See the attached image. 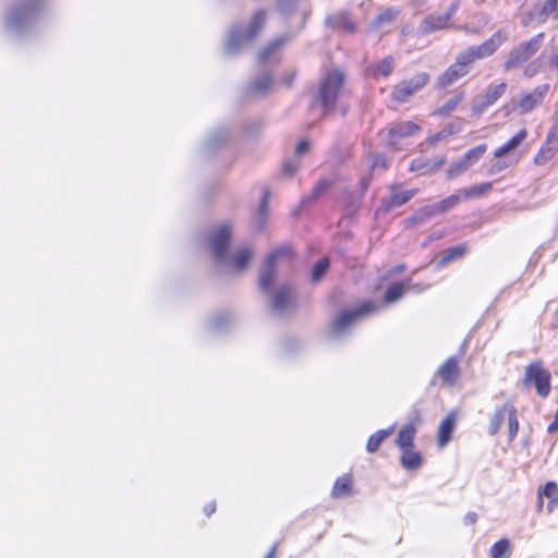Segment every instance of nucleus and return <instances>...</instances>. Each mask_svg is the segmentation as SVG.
Listing matches in <instances>:
<instances>
[{
	"label": "nucleus",
	"instance_id": "obj_50",
	"mask_svg": "<svg viewBox=\"0 0 558 558\" xmlns=\"http://www.w3.org/2000/svg\"><path fill=\"white\" fill-rule=\"evenodd\" d=\"M230 320V316L229 315H226V314H219L217 316H215L211 322H210V326L213 328V330L215 331H221L223 330V328L227 326V324L229 323Z\"/></svg>",
	"mask_w": 558,
	"mask_h": 558
},
{
	"label": "nucleus",
	"instance_id": "obj_10",
	"mask_svg": "<svg viewBox=\"0 0 558 558\" xmlns=\"http://www.w3.org/2000/svg\"><path fill=\"white\" fill-rule=\"evenodd\" d=\"M550 373L539 361L533 362L525 367L524 385H533L541 397H547L550 392Z\"/></svg>",
	"mask_w": 558,
	"mask_h": 558
},
{
	"label": "nucleus",
	"instance_id": "obj_37",
	"mask_svg": "<svg viewBox=\"0 0 558 558\" xmlns=\"http://www.w3.org/2000/svg\"><path fill=\"white\" fill-rule=\"evenodd\" d=\"M332 185V181L330 179H323L320 180L315 187L313 189L311 195L303 198L302 203H308L313 202L319 196H322L324 193H326Z\"/></svg>",
	"mask_w": 558,
	"mask_h": 558
},
{
	"label": "nucleus",
	"instance_id": "obj_39",
	"mask_svg": "<svg viewBox=\"0 0 558 558\" xmlns=\"http://www.w3.org/2000/svg\"><path fill=\"white\" fill-rule=\"evenodd\" d=\"M539 14L543 21L550 15L558 20V0H544Z\"/></svg>",
	"mask_w": 558,
	"mask_h": 558
},
{
	"label": "nucleus",
	"instance_id": "obj_24",
	"mask_svg": "<svg viewBox=\"0 0 558 558\" xmlns=\"http://www.w3.org/2000/svg\"><path fill=\"white\" fill-rule=\"evenodd\" d=\"M545 496L549 499L547 511L550 513L558 506V487L556 483L548 482L542 490L538 492V508H542V497Z\"/></svg>",
	"mask_w": 558,
	"mask_h": 558
},
{
	"label": "nucleus",
	"instance_id": "obj_57",
	"mask_svg": "<svg viewBox=\"0 0 558 558\" xmlns=\"http://www.w3.org/2000/svg\"><path fill=\"white\" fill-rule=\"evenodd\" d=\"M557 429H558V410L556 411L555 420H554L553 423L549 424V426L547 428V432L548 433H554Z\"/></svg>",
	"mask_w": 558,
	"mask_h": 558
},
{
	"label": "nucleus",
	"instance_id": "obj_51",
	"mask_svg": "<svg viewBox=\"0 0 558 558\" xmlns=\"http://www.w3.org/2000/svg\"><path fill=\"white\" fill-rule=\"evenodd\" d=\"M298 2L299 0H278L277 9L283 14H290L295 10Z\"/></svg>",
	"mask_w": 558,
	"mask_h": 558
},
{
	"label": "nucleus",
	"instance_id": "obj_16",
	"mask_svg": "<svg viewBox=\"0 0 558 558\" xmlns=\"http://www.w3.org/2000/svg\"><path fill=\"white\" fill-rule=\"evenodd\" d=\"M436 375L444 385L452 387L460 378L459 360L457 356L448 357L438 368Z\"/></svg>",
	"mask_w": 558,
	"mask_h": 558
},
{
	"label": "nucleus",
	"instance_id": "obj_18",
	"mask_svg": "<svg viewBox=\"0 0 558 558\" xmlns=\"http://www.w3.org/2000/svg\"><path fill=\"white\" fill-rule=\"evenodd\" d=\"M445 163L446 157L444 156L434 159L421 156L412 160L410 170L413 172H418L420 174L423 175L430 174L440 170Z\"/></svg>",
	"mask_w": 558,
	"mask_h": 558
},
{
	"label": "nucleus",
	"instance_id": "obj_29",
	"mask_svg": "<svg viewBox=\"0 0 558 558\" xmlns=\"http://www.w3.org/2000/svg\"><path fill=\"white\" fill-rule=\"evenodd\" d=\"M415 428L412 425L403 426L397 438V445L402 449H410L413 446Z\"/></svg>",
	"mask_w": 558,
	"mask_h": 558
},
{
	"label": "nucleus",
	"instance_id": "obj_23",
	"mask_svg": "<svg viewBox=\"0 0 558 558\" xmlns=\"http://www.w3.org/2000/svg\"><path fill=\"white\" fill-rule=\"evenodd\" d=\"M527 131L525 129L520 130L514 136H512L507 143L497 148L494 153L495 158H502L510 155L515 150L522 142L526 138Z\"/></svg>",
	"mask_w": 558,
	"mask_h": 558
},
{
	"label": "nucleus",
	"instance_id": "obj_21",
	"mask_svg": "<svg viewBox=\"0 0 558 558\" xmlns=\"http://www.w3.org/2000/svg\"><path fill=\"white\" fill-rule=\"evenodd\" d=\"M395 66V59L391 56H388L383 60L371 64L366 71L368 75L374 78H378L380 76L387 77L392 73Z\"/></svg>",
	"mask_w": 558,
	"mask_h": 558
},
{
	"label": "nucleus",
	"instance_id": "obj_47",
	"mask_svg": "<svg viewBox=\"0 0 558 558\" xmlns=\"http://www.w3.org/2000/svg\"><path fill=\"white\" fill-rule=\"evenodd\" d=\"M398 12L392 10V9H387L386 11H384L383 13L378 14L377 17L375 19L374 21V26L376 28L383 26L384 24H388L390 22H392L396 16H397Z\"/></svg>",
	"mask_w": 558,
	"mask_h": 558
},
{
	"label": "nucleus",
	"instance_id": "obj_52",
	"mask_svg": "<svg viewBox=\"0 0 558 558\" xmlns=\"http://www.w3.org/2000/svg\"><path fill=\"white\" fill-rule=\"evenodd\" d=\"M300 167V160L298 158L289 159L283 163V173L291 177Z\"/></svg>",
	"mask_w": 558,
	"mask_h": 558
},
{
	"label": "nucleus",
	"instance_id": "obj_54",
	"mask_svg": "<svg viewBox=\"0 0 558 558\" xmlns=\"http://www.w3.org/2000/svg\"><path fill=\"white\" fill-rule=\"evenodd\" d=\"M310 149V142L306 140H302L299 142V144L295 147V155H302L308 151Z\"/></svg>",
	"mask_w": 558,
	"mask_h": 558
},
{
	"label": "nucleus",
	"instance_id": "obj_42",
	"mask_svg": "<svg viewBox=\"0 0 558 558\" xmlns=\"http://www.w3.org/2000/svg\"><path fill=\"white\" fill-rule=\"evenodd\" d=\"M471 166L468 163V161L462 157L459 160H457L454 163H452L448 171L447 175L448 179H453L465 172Z\"/></svg>",
	"mask_w": 558,
	"mask_h": 558
},
{
	"label": "nucleus",
	"instance_id": "obj_33",
	"mask_svg": "<svg viewBox=\"0 0 558 558\" xmlns=\"http://www.w3.org/2000/svg\"><path fill=\"white\" fill-rule=\"evenodd\" d=\"M492 187L493 184L490 182H486L478 185L462 189L461 193L464 199L475 198L488 193L492 190Z\"/></svg>",
	"mask_w": 558,
	"mask_h": 558
},
{
	"label": "nucleus",
	"instance_id": "obj_26",
	"mask_svg": "<svg viewBox=\"0 0 558 558\" xmlns=\"http://www.w3.org/2000/svg\"><path fill=\"white\" fill-rule=\"evenodd\" d=\"M326 23L332 28L344 29L350 34L355 32V24L350 20L347 13H338L328 16Z\"/></svg>",
	"mask_w": 558,
	"mask_h": 558
},
{
	"label": "nucleus",
	"instance_id": "obj_43",
	"mask_svg": "<svg viewBox=\"0 0 558 558\" xmlns=\"http://www.w3.org/2000/svg\"><path fill=\"white\" fill-rule=\"evenodd\" d=\"M329 268V259L328 258H322L319 259L313 267L312 270V280L314 282H318L327 272Z\"/></svg>",
	"mask_w": 558,
	"mask_h": 558
},
{
	"label": "nucleus",
	"instance_id": "obj_12",
	"mask_svg": "<svg viewBox=\"0 0 558 558\" xmlns=\"http://www.w3.org/2000/svg\"><path fill=\"white\" fill-rule=\"evenodd\" d=\"M507 89L506 83L490 84L485 93L474 99L472 113L476 117L481 116L485 110L493 106Z\"/></svg>",
	"mask_w": 558,
	"mask_h": 558
},
{
	"label": "nucleus",
	"instance_id": "obj_55",
	"mask_svg": "<svg viewBox=\"0 0 558 558\" xmlns=\"http://www.w3.org/2000/svg\"><path fill=\"white\" fill-rule=\"evenodd\" d=\"M268 196H269V193L265 192L263 195V198H262V203H260V207H259V216L262 219H264V216L266 215V211H267Z\"/></svg>",
	"mask_w": 558,
	"mask_h": 558
},
{
	"label": "nucleus",
	"instance_id": "obj_38",
	"mask_svg": "<svg viewBox=\"0 0 558 558\" xmlns=\"http://www.w3.org/2000/svg\"><path fill=\"white\" fill-rule=\"evenodd\" d=\"M510 550V542L507 538H501L496 542L489 550L490 558H507Z\"/></svg>",
	"mask_w": 558,
	"mask_h": 558
},
{
	"label": "nucleus",
	"instance_id": "obj_63",
	"mask_svg": "<svg viewBox=\"0 0 558 558\" xmlns=\"http://www.w3.org/2000/svg\"><path fill=\"white\" fill-rule=\"evenodd\" d=\"M461 125H462V122H461V121H459V122H457V123H454V124H450V125H448L446 129H447V130H458V132H460V130H461Z\"/></svg>",
	"mask_w": 558,
	"mask_h": 558
},
{
	"label": "nucleus",
	"instance_id": "obj_7",
	"mask_svg": "<svg viewBox=\"0 0 558 558\" xmlns=\"http://www.w3.org/2000/svg\"><path fill=\"white\" fill-rule=\"evenodd\" d=\"M375 311L376 306L371 302H366L356 310L339 313L331 325V336L335 338L342 337L355 322Z\"/></svg>",
	"mask_w": 558,
	"mask_h": 558
},
{
	"label": "nucleus",
	"instance_id": "obj_1",
	"mask_svg": "<svg viewBox=\"0 0 558 558\" xmlns=\"http://www.w3.org/2000/svg\"><path fill=\"white\" fill-rule=\"evenodd\" d=\"M40 10V0H28L19 3L7 16V31L17 37L27 35L37 22Z\"/></svg>",
	"mask_w": 558,
	"mask_h": 558
},
{
	"label": "nucleus",
	"instance_id": "obj_22",
	"mask_svg": "<svg viewBox=\"0 0 558 558\" xmlns=\"http://www.w3.org/2000/svg\"><path fill=\"white\" fill-rule=\"evenodd\" d=\"M515 408L510 403H505L501 407L497 408L490 418L488 433L492 436H495L499 430L504 423V421L507 418L509 420L510 410H514Z\"/></svg>",
	"mask_w": 558,
	"mask_h": 558
},
{
	"label": "nucleus",
	"instance_id": "obj_44",
	"mask_svg": "<svg viewBox=\"0 0 558 558\" xmlns=\"http://www.w3.org/2000/svg\"><path fill=\"white\" fill-rule=\"evenodd\" d=\"M463 93L458 94L457 96L448 99L438 110L437 113L440 116L450 114L457 106L462 101Z\"/></svg>",
	"mask_w": 558,
	"mask_h": 558
},
{
	"label": "nucleus",
	"instance_id": "obj_61",
	"mask_svg": "<svg viewBox=\"0 0 558 558\" xmlns=\"http://www.w3.org/2000/svg\"><path fill=\"white\" fill-rule=\"evenodd\" d=\"M549 65L550 68L558 70V52L550 57Z\"/></svg>",
	"mask_w": 558,
	"mask_h": 558
},
{
	"label": "nucleus",
	"instance_id": "obj_13",
	"mask_svg": "<svg viewBox=\"0 0 558 558\" xmlns=\"http://www.w3.org/2000/svg\"><path fill=\"white\" fill-rule=\"evenodd\" d=\"M295 291L289 284L279 287L272 294L271 308L279 315H283L294 305Z\"/></svg>",
	"mask_w": 558,
	"mask_h": 558
},
{
	"label": "nucleus",
	"instance_id": "obj_46",
	"mask_svg": "<svg viewBox=\"0 0 558 558\" xmlns=\"http://www.w3.org/2000/svg\"><path fill=\"white\" fill-rule=\"evenodd\" d=\"M497 160L493 162V165L488 169V174L494 175L498 174L501 171L506 170L507 168L511 167L513 162L506 157L502 158H496Z\"/></svg>",
	"mask_w": 558,
	"mask_h": 558
},
{
	"label": "nucleus",
	"instance_id": "obj_62",
	"mask_svg": "<svg viewBox=\"0 0 558 558\" xmlns=\"http://www.w3.org/2000/svg\"><path fill=\"white\" fill-rule=\"evenodd\" d=\"M534 66V63H531L530 65L526 66V69L524 70V74L529 77L533 76L536 72V70L533 68Z\"/></svg>",
	"mask_w": 558,
	"mask_h": 558
},
{
	"label": "nucleus",
	"instance_id": "obj_15",
	"mask_svg": "<svg viewBox=\"0 0 558 558\" xmlns=\"http://www.w3.org/2000/svg\"><path fill=\"white\" fill-rule=\"evenodd\" d=\"M469 64L465 60L457 58V62L450 65L437 80V85L441 88L448 87L457 82L459 78L468 74Z\"/></svg>",
	"mask_w": 558,
	"mask_h": 558
},
{
	"label": "nucleus",
	"instance_id": "obj_56",
	"mask_svg": "<svg viewBox=\"0 0 558 558\" xmlns=\"http://www.w3.org/2000/svg\"><path fill=\"white\" fill-rule=\"evenodd\" d=\"M477 515L475 512H468L464 517V522L466 524H474L476 522Z\"/></svg>",
	"mask_w": 558,
	"mask_h": 558
},
{
	"label": "nucleus",
	"instance_id": "obj_28",
	"mask_svg": "<svg viewBox=\"0 0 558 558\" xmlns=\"http://www.w3.org/2000/svg\"><path fill=\"white\" fill-rule=\"evenodd\" d=\"M409 288L410 280L389 286L385 292V302L392 303L398 301L403 295L404 291Z\"/></svg>",
	"mask_w": 558,
	"mask_h": 558
},
{
	"label": "nucleus",
	"instance_id": "obj_11",
	"mask_svg": "<svg viewBox=\"0 0 558 558\" xmlns=\"http://www.w3.org/2000/svg\"><path fill=\"white\" fill-rule=\"evenodd\" d=\"M549 90L548 84L536 86L533 90L523 93L514 102V109L519 110L521 114L531 112L541 106Z\"/></svg>",
	"mask_w": 558,
	"mask_h": 558
},
{
	"label": "nucleus",
	"instance_id": "obj_6",
	"mask_svg": "<svg viewBox=\"0 0 558 558\" xmlns=\"http://www.w3.org/2000/svg\"><path fill=\"white\" fill-rule=\"evenodd\" d=\"M545 34L539 33L532 37L529 41L521 43L514 46L508 54L507 60L504 63L506 71L519 68L526 61H529L542 47Z\"/></svg>",
	"mask_w": 558,
	"mask_h": 558
},
{
	"label": "nucleus",
	"instance_id": "obj_58",
	"mask_svg": "<svg viewBox=\"0 0 558 558\" xmlns=\"http://www.w3.org/2000/svg\"><path fill=\"white\" fill-rule=\"evenodd\" d=\"M216 511V502L213 501L210 502L209 505L205 506L204 507V512L207 517H209L210 514H213L214 512Z\"/></svg>",
	"mask_w": 558,
	"mask_h": 558
},
{
	"label": "nucleus",
	"instance_id": "obj_9",
	"mask_svg": "<svg viewBox=\"0 0 558 558\" xmlns=\"http://www.w3.org/2000/svg\"><path fill=\"white\" fill-rule=\"evenodd\" d=\"M507 39L508 34L504 31H498L482 45L469 47L460 54V60H465L470 65L477 59H483L493 54Z\"/></svg>",
	"mask_w": 558,
	"mask_h": 558
},
{
	"label": "nucleus",
	"instance_id": "obj_53",
	"mask_svg": "<svg viewBox=\"0 0 558 558\" xmlns=\"http://www.w3.org/2000/svg\"><path fill=\"white\" fill-rule=\"evenodd\" d=\"M454 133H458V130H447V129H444L440 132L436 133L435 135H433V136H430L428 138L429 144L430 145H435L436 143L442 141L447 136H449L451 134H454Z\"/></svg>",
	"mask_w": 558,
	"mask_h": 558
},
{
	"label": "nucleus",
	"instance_id": "obj_64",
	"mask_svg": "<svg viewBox=\"0 0 558 558\" xmlns=\"http://www.w3.org/2000/svg\"><path fill=\"white\" fill-rule=\"evenodd\" d=\"M277 553V545L275 544L270 550L268 551L267 556L265 558H275Z\"/></svg>",
	"mask_w": 558,
	"mask_h": 558
},
{
	"label": "nucleus",
	"instance_id": "obj_41",
	"mask_svg": "<svg viewBox=\"0 0 558 558\" xmlns=\"http://www.w3.org/2000/svg\"><path fill=\"white\" fill-rule=\"evenodd\" d=\"M414 194L415 191L413 190L393 193L390 197L389 206L399 207L409 202L414 196Z\"/></svg>",
	"mask_w": 558,
	"mask_h": 558
},
{
	"label": "nucleus",
	"instance_id": "obj_17",
	"mask_svg": "<svg viewBox=\"0 0 558 558\" xmlns=\"http://www.w3.org/2000/svg\"><path fill=\"white\" fill-rule=\"evenodd\" d=\"M254 256V248L251 246H241L234 251L233 254H229V262L225 265H218L219 267H226L235 271L244 270L251 259Z\"/></svg>",
	"mask_w": 558,
	"mask_h": 558
},
{
	"label": "nucleus",
	"instance_id": "obj_30",
	"mask_svg": "<svg viewBox=\"0 0 558 558\" xmlns=\"http://www.w3.org/2000/svg\"><path fill=\"white\" fill-rule=\"evenodd\" d=\"M401 464L407 470H416L422 464V456L420 452L405 449L402 452Z\"/></svg>",
	"mask_w": 558,
	"mask_h": 558
},
{
	"label": "nucleus",
	"instance_id": "obj_32",
	"mask_svg": "<svg viewBox=\"0 0 558 558\" xmlns=\"http://www.w3.org/2000/svg\"><path fill=\"white\" fill-rule=\"evenodd\" d=\"M331 495L333 498H342L351 495V480L349 476L339 477L333 487Z\"/></svg>",
	"mask_w": 558,
	"mask_h": 558
},
{
	"label": "nucleus",
	"instance_id": "obj_3",
	"mask_svg": "<svg viewBox=\"0 0 558 558\" xmlns=\"http://www.w3.org/2000/svg\"><path fill=\"white\" fill-rule=\"evenodd\" d=\"M343 82L344 76L340 71L326 73L318 85L312 105H319L324 114L331 112L342 90Z\"/></svg>",
	"mask_w": 558,
	"mask_h": 558
},
{
	"label": "nucleus",
	"instance_id": "obj_27",
	"mask_svg": "<svg viewBox=\"0 0 558 558\" xmlns=\"http://www.w3.org/2000/svg\"><path fill=\"white\" fill-rule=\"evenodd\" d=\"M438 214L439 213L435 204L427 205L416 210L414 215L407 220V222L410 226L421 225L428 221L430 218Z\"/></svg>",
	"mask_w": 558,
	"mask_h": 558
},
{
	"label": "nucleus",
	"instance_id": "obj_31",
	"mask_svg": "<svg viewBox=\"0 0 558 558\" xmlns=\"http://www.w3.org/2000/svg\"><path fill=\"white\" fill-rule=\"evenodd\" d=\"M393 427L387 428V429H379L375 434H373L366 445V450L369 453H374L378 450L381 442L392 433Z\"/></svg>",
	"mask_w": 558,
	"mask_h": 558
},
{
	"label": "nucleus",
	"instance_id": "obj_49",
	"mask_svg": "<svg viewBox=\"0 0 558 558\" xmlns=\"http://www.w3.org/2000/svg\"><path fill=\"white\" fill-rule=\"evenodd\" d=\"M554 149L548 146H543L535 156L534 162L538 166L547 163L554 157Z\"/></svg>",
	"mask_w": 558,
	"mask_h": 558
},
{
	"label": "nucleus",
	"instance_id": "obj_45",
	"mask_svg": "<svg viewBox=\"0 0 558 558\" xmlns=\"http://www.w3.org/2000/svg\"><path fill=\"white\" fill-rule=\"evenodd\" d=\"M465 251H466V248L463 245L452 247L442 256V258L440 259L439 264L441 266H445L448 263H450V262H452V260L463 256Z\"/></svg>",
	"mask_w": 558,
	"mask_h": 558
},
{
	"label": "nucleus",
	"instance_id": "obj_14",
	"mask_svg": "<svg viewBox=\"0 0 558 558\" xmlns=\"http://www.w3.org/2000/svg\"><path fill=\"white\" fill-rule=\"evenodd\" d=\"M418 130L420 126L412 121L393 123L386 134V143L388 146L397 147L400 140L412 136Z\"/></svg>",
	"mask_w": 558,
	"mask_h": 558
},
{
	"label": "nucleus",
	"instance_id": "obj_19",
	"mask_svg": "<svg viewBox=\"0 0 558 558\" xmlns=\"http://www.w3.org/2000/svg\"><path fill=\"white\" fill-rule=\"evenodd\" d=\"M274 84V75L271 72H263L253 78L246 86L247 95H265Z\"/></svg>",
	"mask_w": 558,
	"mask_h": 558
},
{
	"label": "nucleus",
	"instance_id": "obj_59",
	"mask_svg": "<svg viewBox=\"0 0 558 558\" xmlns=\"http://www.w3.org/2000/svg\"><path fill=\"white\" fill-rule=\"evenodd\" d=\"M459 2L453 1L451 5L449 7L448 11L445 13V15H449V20L452 17V15L456 13L458 9Z\"/></svg>",
	"mask_w": 558,
	"mask_h": 558
},
{
	"label": "nucleus",
	"instance_id": "obj_2",
	"mask_svg": "<svg viewBox=\"0 0 558 558\" xmlns=\"http://www.w3.org/2000/svg\"><path fill=\"white\" fill-rule=\"evenodd\" d=\"M266 22V11H257L250 23L244 26L241 24L234 25L229 33V37L226 43V53L228 56L236 54L242 47L253 41L257 34L262 31Z\"/></svg>",
	"mask_w": 558,
	"mask_h": 558
},
{
	"label": "nucleus",
	"instance_id": "obj_36",
	"mask_svg": "<svg viewBox=\"0 0 558 558\" xmlns=\"http://www.w3.org/2000/svg\"><path fill=\"white\" fill-rule=\"evenodd\" d=\"M462 199L464 198L460 190L458 193L452 194L438 203H435V205L438 213L441 214L456 207Z\"/></svg>",
	"mask_w": 558,
	"mask_h": 558
},
{
	"label": "nucleus",
	"instance_id": "obj_25",
	"mask_svg": "<svg viewBox=\"0 0 558 558\" xmlns=\"http://www.w3.org/2000/svg\"><path fill=\"white\" fill-rule=\"evenodd\" d=\"M456 424V415L453 413L448 414L438 427V444L445 446L451 438Z\"/></svg>",
	"mask_w": 558,
	"mask_h": 558
},
{
	"label": "nucleus",
	"instance_id": "obj_20",
	"mask_svg": "<svg viewBox=\"0 0 558 558\" xmlns=\"http://www.w3.org/2000/svg\"><path fill=\"white\" fill-rule=\"evenodd\" d=\"M449 15H427L420 24L418 29L422 34H429L444 29L448 26Z\"/></svg>",
	"mask_w": 558,
	"mask_h": 558
},
{
	"label": "nucleus",
	"instance_id": "obj_4",
	"mask_svg": "<svg viewBox=\"0 0 558 558\" xmlns=\"http://www.w3.org/2000/svg\"><path fill=\"white\" fill-rule=\"evenodd\" d=\"M292 255V246L288 244H282L268 254L259 269L258 284L262 291L270 292L277 278V263L281 259H289Z\"/></svg>",
	"mask_w": 558,
	"mask_h": 558
},
{
	"label": "nucleus",
	"instance_id": "obj_34",
	"mask_svg": "<svg viewBox=\"0 0 558 558\" xmlns=\"http://www.w3.org/2000/svg\"><path fill=\"white\" fill-rule=\"evenodd\" d=\"M228 140V132L225 129L214 131L206 141V147L209 150H215L225 144Z\"/></svg>",
	"mask_w": 558,
	"mask_h": 558
},
{
	"label": "nucleus",
	"instance_id": "obj_40",
	"mask_svg": "<svg viewBox=\"0 0 558 558\" xmlns=\"http://www.w3.org/2000/svg\"><path fill=\"white\" fill-rule=\"evenodd\" d=\"M487 150L486 144L477 145L471 149H469L464 155L463 158L468 161L470 166H472L474 162H476L478 159L483 157L485 151Z\"/></svg>",
	"mask_w": 558,
	"mask_h": 558
},
{
	"label": "nucleus",
	"instance_id": "obj_35",
	"mask_svg": "<svg viewBox=\"0 0 558 558\" xmlns=\"http://www.w3.org/2000/svg\"><path fill=\"white\" fill-rule=\"evenodd\" d=\"M286 38L279 37L272 40L258 56L260 63H266L272 60L274 53L284 44Z\"/></svg>",
	"mask_w": 558,
	"mask_h": 558
},
{
	"label": "nucleus",
	"instance_id": "obj_60",
	"mask_svg": "<svg viewBox=\"0 0 558 558\" xmlns=\"http://www.w3.org/2000/svg\"><path fill=\"white\" fill-rule=\"evenodd\" d=\"M295 77V73L291 72L282 77V81L287 84V86H290L293 83V80Z\"/></svg>",
	"mask_w": 558,
	"mask_h": 558
},
{
	"label": "nucleus",
	"instance_id": "obj_8",
	"mask_svg": "<svg viewBox=\"0 0 558 558\" xmlns=\"http://www.w3.org/2000/svg\"><path fill=\"white\" fill-rule=\"evenodd\" d=\"M429 82V74L420 72L408 80H403L393 86L391 90V98L397 102H407L417 92L424 88Z\"/></svg>",
	"mask_w": 558,
	"mask_h": 558
},
{
	"label": "nucleus",
	"instance_id": "obj_48",
	"mask_svg": "<svg viewBox=\"0 0 558 558\" xmlns=\"http://www.w3.org/2000/svg\"><path fill=\"white\" fill-rule=\"evenodd\" d=\"M519 432V421L517 416V409L510 410V415L508 420V434L509 440H513Z\"/></svg>",
	"mask_w": 558,
	"mask_h": 558
},
{
	"label": "nucleus",
	"instance_id": "obj_5",
	"mask_svg": "<svg viewBox=\"0 0 558 558\" xmlns=\"http://www.w3.org/2000/svg\"><path fill=\"white\" fill-rule=\"evenodd\" d=\"M232 236V226L223 222L213 229L208 235V250L216 265H225L229 262V244Z\"/></svg>",
	"mask_w": 558,
	"mask_h": 558
}]
</instances>
